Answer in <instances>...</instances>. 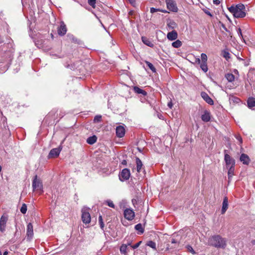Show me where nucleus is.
Listing matches in <instances>:
<instances>
[{"label": "nucleus", "instance_id": "1", "mask_svg": "<svg viewBox=\"0 0 255 255\" xmlns=\"http://www.w3.org/2000/svg\"><path fill=\"white\" fill-rule=\"evenodd\" d=\"M227 240L220 235H214L208 240V245L217 249H225L227 245Z\"/></svg>", "mask_w": 255, "mask_h": 255}, {"label": "nucleus", "instance_id": "2", "mask_svg": "<svg viewBox=\"0 0 255 255\" xmlns=\"http://www.w3.org/2000/svg\"><path fill=\"white\" fill-rule=\"evenodd\" d=\"M228 10L236 18H243L246 15V7L242 3L233 4L228 8Z\"/></svg>", "mask_w": 255, "mask_h": 255}, {"label": "nucleus", "instance_id": "3", "mask_svg": "<svg viewBox=\"0 0 255 255\" xmlns=\"http://www.w3.org/2000/svg\"><path fill=\"white\" fill-rule=\"evenodd\" d=\"M32 186L33 191H40L41 192H43V184L41 180L40 179L37 178V175L34 176L32 183Z\"/></svg>", "mask_w": 255, "mask_h": 255}, {"label": "nucleus", "instance_id": "4", "mask_svg": "<svg viewBox=\"0 0 255 255\" xmlns=\"http://www.w3.org/2000/svg\"><path fill=\"white\" fill-rule=\"evenodd\" d=\"M82 220L83 223L87 224L91 222V216L89 213V208H83L82 209Z\"/></svg>", "mask_w": 255, "mask_h": 255}, {"label": "nucleus", "instance_id": "5", "mask_svg": "<svg viewBox=\"0 0 255 255\" xmlns=\"http://www.w3.org/2000/svg\"><path fill=\"white\" fill-rule=\"evenodd\" d=\"M167 9L172 12H177L178 8L175 0H165Z\"/></svg>", "mask_w": 255, "mask_h": 255}, {"label": "nucleus", "instance_id": "6", "mask_svg": "<svg viewBox=\"0 0 255 255\" xmlns=\"http://www.w3.org/2000/svg\"><path fill=\"white\" fill-rule=\"evenodd\" d=\"M227 150H224L225 153V161L226 162L227 168H228L231 165H235V160L232 158L230 155L227 153Z\"/></svg>", "mask_w": 255, "mask_h": 255}, {"label": "nucleus", "instance_id": "7", "mask_svg": "<svg viewBox=\"0 0 255 255\" xmlns=\"http://www.w3.org/2000/svg\"><path fill=\"white\" fill-rule=\"evenodd\" d=\"M130 172L129 169L124 168L119 174V177L121 181L127 180L129 178Z\"/></svg>", "mask_w": 255, "mask_h": 255}, {"label": "nucleus", "instance_id": "8", "mask_svg": "<svg viewBox=\"0 0 255 255\" xmlns=\"http://www.w3.org/2000/svg\"><path fill=\"white\" fill-rule=\"evenodd\" d=\"M8 221V217L3 215L0 218V231L1 233L5 232L6 226V223Z\"/></svg>", "mask_w": 255, "mask_h": 255}, {"label": "nucleus", "instance_id": "9", "mask_svg": "<svg viewBox=\"0 0 255 255\" xmlns=\"http://www.w3.org/2000/svg\"><path fill=\"white\" fill-rule=\"evenodd\" d=\"M124 216L127 220L131 221L135 216L134 212L130 209H126L124 211Z\"/></svg>", "mask_w": 255, "mask_h": 255}, {"label": "nucleus", "instance_id": "10", "mask_svg": "<svg viewBox=\"0 0 255 255\" xmlns=\"http://www.w3.org/2000/svg\"><path fill=\"white\" fill-rule=\"evenodd\" d=\"M66 38L68 42L77 44H80L81 43V41L72 34L68 33L66 36Z\"/></svg>", "mask_w": 255, "mask_h": 255}, {"label": "nucleus", "instance_id": "11", "mask_svg": "<svg viewBox=\"0 0 255 255\" xmlns=\"http://www.w3.org/2000/svg\"><path fill=\"white\" fill-rule=\"evenodd\" d=\"M57 32L60 36H63L66 34L67 28L63 21L61 22L60 26L58 27Z\"/></svg>", "mask_w": 255, "mask_h": 255}, {"label": "nucleus", "instance_id": "12", "mask_svg": "<svg viewBox=\"0 0 255 255\" xmlns=\"http://www.w3.org/2000/svg\"><path fill=\"white\" fill-rule=\"evenodd\" d=\"M60 151L61 148L59 147L52 149L49 153L48 156V158H50L57 157L59 155Z\"/></svg>", "mask_w": 255, "mask_h": 255}, {"label": "nucleus", "instance_id": "13", "mask_svg": "<svg viewBox=\"0 0 255 255\" xmlns=\"http://www.w3.org/2000/svg\"><path fill=\"white\" fill-rule=\"evenodd\" d=\"M240 161L242 162L243 164L248 165L251 162V159L247 154L242 153L240 157Z\"/></svg>", "mask_w": 255, "mask_h": 255}, {"label": "nucleus", "instance_id": "14", "mask_svg": "<svg viewBox=\"0 0 255 255\" xmlns=\"http://www.w3.org/2000/svg\"><path fill=\"white\" fill-rule=\"evenodd\" d=\"M202 98L208 104L213 105L214 104L213 100L209 96L208 94L205 92L201 93Z\"/></svg>", "mask_w": 255, "mask_h": 255}, {"label": "nucleus", "instance_id": "15", "mask_svg": "<svg viewBox=\"0 0 255 255\" xmlns=\"http://www.w3.org/2000/svg\"><path fill=\"white\" fill-rule=\"evenodd\" d=\"M125 134V129L124 127L119 126L116 128V135L118 137H123Z\"/></svg>", "mask_w": 255, "mask_h": 255}, {"label": "nucleus", "instance_id": "16", "mask_svg": "<svg viewBox=\"0 0 255 255\" xmlns=\"http://www.w3.org/2000/svg\"><path fill=\"white\" fill-rule=\"evenodd\" d=\"M228 208V199L227 197H225L222 203L221 214H224Z\"/></svg>", "mask_w": 255, "mask_h": 255}, {"label": "nucleus", "instance_id": "17", "mask_svg": "<svg viewBox=\"0 0 255 255\" xmlns=\"http://www.w3.org/2000/svg\"><path fill=\"white\" fill-rule=\"evenodd\" d=\"M178 37V34L176 31L173 30L171 32H169L167 34V37L168 40L173 41L177 39Z\"/></svg>", "mask_w": 255, "mask_h": 255}, {"label": "nucleus", "instance_id": "18", "mask_svg": "<svg viewBox=\"0 0 255 255\" xmlns=\"http://www.w3.org/2000/svg\"><path fill=\"white\" fill-rule=\"evenodd\" d=\"M201 119L204 122H208L211 120L210 113L208 111L205 110L204 114L201 116Z\"/></svg>", "mask_w": 255, "mask_h": 255}, {"label": "nucleus", "instance_id": "19", "mask_svg": "<svg viewBox=\"0 0 255 255\" xmlns=\"http://www.w3.org/2000/svg\"><path fill=\"white\" fill-rule=\"evenodd\" d=\"M26 234L29 238H31L33 235V226L31 223H28L27 226Z\"/></svg>", "mask_w": 255, "mask_h": 255}, {"label": "nucleus", "instance_id": "20", "mask_svg": "<svg viewBox=\"0 0 255 255\" xmlns=\"http://www.w3.org/2000/svg\"><path fill=\"white\" fill-rule=\"evenodd\" d=\"M141 40L143 43L146 45L150 47H153L154 46V44L148 38L145 36H142L141 37Z\"/></svg>", "mask_w": 255, "mask_h": 255}, {"label": "nucleus", "instance_id": "21", "mask_svg": "<svg viewBox=\"0 0 255 255\" xmlns=\"http://www.w3.org/2000/svg\"><path fill=\"white\" fill-rule=\"evenodd\" d=\"M247 105L250 109L255 107V99L253 97H250L247 100Z\"/></svg>", "mask_w": 255, "mask_h": 255}, {"label": "nucleus", "instance_id": "22", "mask_svg": "<svg viewBox=\"0 0 255 255\" xmlns=\"http://www.w3.org/2000/svg\"><path fill=\"white\" fill-rule=\"evenodd\" d=\"M228 179L229 180H231L232 177L234 174V171H235V166L231 165L228 168Z\"/></svg>", "mask_w": 255, "mask_h": 255}, {"label": "nucleus", "instance_id": "23", "mask_svg": "<svg viewBox=\"0 0 255 255\" xmlns=\"http://www.w3.org/2000/svg\"><path fill=\"white\" fill-rule=\"evenodd\" d=\"M97 137L96 135H94L93 136L89 137L87 139L86 141L88 144L92 145L95 143L97 141Z\"/></svg>", "mask_w": 255, "mask_h": 255}, {"label": "nucleus", "instance_id": "24", "mask_svg": "<svg viewBox=\"0 0 255 255\" xmlns=\"http://www.w3.org/2000/svg\"><path fill=\"white\" fill-rule=\"evenodd\" d=\"M133 91L136 93L140 94L143 96L147 95V92L139 88V87H138L137 86H135L133 87Z\"/></svg>", "mask_w": 255, "mask_h": 255}, {"label": "nucleus", "instance_id": "25", "mask_svg": "<svg viewBox=\"0 0 255 255\" xmlns=\"http://www.w3.org/2000/svg\"><path fill=\"white\" fill-rule=\"evenodd\" d=\"M167 26L170 29H174L177 26L176 23L173 20L169 19L167 22Z\"/></svg>", "mask_w": 255, "mask_h": 255}, {"label": "nucleus", "instance_id": "26", "mask_svg": "<svg viewBox=\"0 0 255 255\" xmlns=\"http://www.w3.org/2000/svg\"><path fill=\"white\" fill-rule=\"evenodd\" d=\"M136 164L137 171L139 172L141 169L143 164L141 160L137 157H136Z\"/></svg>", "mask_w": 255, "mask_h": 255}, {"label": "nucleus", "instance_id": "27", "mask_svg": "<svg viewBox=\"0 0 255 255\" xmlns=\"http://www.w3.org/2000/svg\"><path fill=\"white\" fill-rule=\"evenodd\" d=\"M156 11H160V12L165 13H169V11H168L167 10H166L165 9H160V8H155L154 7H151L150 9V12L151 13H153Z\"/></svg>", "mask_w": 255, "mask_h": 255}, {"label": "nucleus", "instance_id": "28", "mask_svg": "<svg viewBox=\"0 0 255 255\" xmlns=\"http://www.w3.org/2000/svg\"><path fill=\"white\" fill-rule=\"evenodd\" d=\"M225 77L227 79V80L230 82H232L235 80V76L232 73H228L226 74Z\"/></svg>", "mask_w": 255, "mask_h": 255}, {"label": "nucleus", "instance_id": "29", "mask_svg": "<svg viewBox=\"0 0 255 255\" xmlns=\"http://www.w3.org/2000/svg\"><path fill=\"white\" fill-rule=\"evenodd\" d=\"M200 68L204 72H207L208 70L207 62H201L200 63Z\"/></svg>", "mask_w": 255, "mask_h": 255}, {"label": "nucleus", "instance_id": "30", "mask_svg": "<svg viewBox=\"0 0 255 255\" xmlns=\"http://www.w3.org/2000/svg\"><path fill=\"white\" fill-rule=\"evenodd\" d=\"M134 229L139 232L141 234H142L144 232V229L142 227V226L141 224H138L136 225L134 227Z\"/></svg>", "mask_w": 255, "mask_h": 255}, {"label": "nucleus", "instance_id": "31", "mask_svg": "<svg viewBox=\"0 0 255 255\" xmlns=\"http://www.w3.org/2000/svg\"><path fill=\"white\" fill-rule=\"evenodd\" d=\"M172 45L174 48H179L182 45V42L179 40H177L175 41L172 42Z\"/></svg>", "mask_w": 255, "mask_h": 255}, {"label": "nucleus", "instance_id": "32", "mask_svg": "<svg viewBox=\"0 0 255 255\" xmlns=\"http://www.w3.org/2000/svg\"><path fill=\"white\" fill-rule=\"evenodd\" d=\"M145 63L147 65V66L153 72H156V69L154 67V66L153 65V64L152 63H151L150 62H148V61H145Z\"/></svg>", "mask_w": 255, "mask_h": 255}, {"label": "nucleus", "instance_id": "33", "mask_svg": "<svg viewBox=\"0 0 255 255\" xmlns=\"http://www.w3.org/2000/svg\"><path fill=\"white\" fill-rule=\"evenodd\" d=\"M146 245L151 247V248L156 250V244L152 241H149L147 242Z\"/></svg>", "mask_w": 255, "mask_h": 255}, {"label": "nucleus", "instance_id": "34", "mask_svg": "<svg viewBox=\"0 0 255 255\" xmlns=\"http://www.w3.org/2000/svg\"><path fill=\"white\" fill-rule=\"evenodd\" d=\"M20 212L25 214L27 211V206L25 203L22 204V206L20 209Z\"/></svg>", "mask_w": 255, "mask_h": 255}, {"label": "nucleus", "instance_id": "35", "mask_svg": "<svg viewBox=\"0 0 255 255\" xmlns=\"http://www.w3.org/2000/svg\"><path fill=\"white\" fill-rule=\"evenodd\" d=\"M127 249V245L123 244L120 247V252L122 254H126Z\"/></svg>", "mask_w": 255, "mask_h": 255}, {"label": "nucleus", "instance_id": "36", "mask_svg": "<svg viewBox=\"0 0 255 255\" xmlns=\"http://www.w3.org/2000/svg\"><path fill=\"white\" fill-rule=\"evenodd\" d=\"M99 222L100 228H101V229L104 230V223L103 221L102 217L101 215L99 216Z\"/></svg>", "mask_w": 255, "mask_h": 255}, {"label": "nucleus", "instance_id": "37", "mask_svg": "<svg viewBox=\"0 0 255 255\" xmlns=\"http://www.w3.org/2000/svg\"><path fill=\"white\" fill-rule=\"evenodd\" d=\"M102 120V116L101 115H97L94 118V122L95 123H99L101 122Z\"/></svg>", "mask_w": 255, "mask_h": 255}, {"label": "nucleus", "instance_id": "38", "mask_svg": "<svg viewBox=\"0 0 255 255\" xmlns=\"http://www.w3.org/2000/svg\"><path fill=\"white\" fill-rule=\"evenodd\" d=\"M223 56L227 60L229 59L230 58V54L229 53V52L226 51V50H224L223 51Z\"/></svg>", "mask_w": 255, "mask_h": 255}, {"label": "nucleus", "instance_id": "39", "mask_svg": "<svg viewBox=\"0 0 255 255\" xmlns=\"http://www.w3.org/2000/svg\"><path fill=\"white\" fill-rule=\"evenodd\" d=\"M96 2V0H88V4L90 6H91L93 8H95Z\"/></svg>", "mask_w": 255, "mask_h": 255}, {"label": "nucleus", "instance_id": "40", "mask_svg": "<svg viewBox=\"0 0 255 255\" xmlns=\"http://www.w3.org/2000/svg\"><path fill=\"white\" fill-rule=\"evenodd\" d=\"M201 62H207V56L205 53H202L201 54Z\"/></svg>", "mask_w": 255, "mask_h": 255}, {"label": "nucleus", "instance_id": "41", "mask_svg": "<svg viewBox=\"0 0 255 255\" xmlns=\"http://www.w3.org/2000/svg\"><path fill=\"white\" fill-rule=\"evenodd\" d=\"M186 249H187V250L190 252L191 253H192L193 255H194L196 254V252H195V251L193 250V249L192 248V247L190 246V245H187L186 246Z\"/></svg>", "mask_w": 255, "mask_h": 255}, {"label": "nucleus", "instance_id": "42", "mask_svg": "<svg viewBox=\"0 0 255 255\" xmlns=\"http://www.w3.org/2000/svg\"><path fill=\"white\" fill-rule=\"evenodd\" d=\"M106 203H107V205H108L109 207H111V208H115V205H114V204L113 203V201H112L111 200H107V201H106Z\"/></svg>", "mask_w": 255, "mask_h": 255}, {"label": "nucleus", "instance_id": "43", "mask_svg": "<svg viewBox=\"0 0 255 255\" xmlns=\"http://www.w3.org/2000/svg\"><path fill=\"white\" fill-rule=\"evenodd\" d=\"M141 242H142L141 241H140V242L137 243L136 244H135V245H134L133 246H131V247L133 249H135L137 248L140 246Z\"/></svg>", "mask_w": 255, "mask_h": 255}, {"label": "nucleus", "instance_id": "44", "mask_svg": "<svg viewBox=\"0 0 255 255\" xmlns=\"http://www.w3.org/2000/svg\"><path fill=\"white\" fill-rule=\"evenodd\" d=\"M57 112V110L56 109H53L49 113V116H54L55 114Z\"/></svg>", "mask_w": 255, "mask_h": 255}, {"label": "nucleus", "instance_id": "45", "mask_svg": "<svg viewBox=\"0 0 255 255\" xmlns=\"http://www.w3.org/2000/svg\"><path fill=\"white\" fill-rule=\"evenodd\" d=\"M236 139L240 142V144L242 143L243 140L240 135L236 136Z\"/></svg>", "mask_w": 255, "mask_h": 255}, {"label": "nucleus", "instance_id": "46", "mask_svg": "<svg viewBox=\"0 0 255 255\" xmlns=\"http://www.w3.org/2000/svg\"><path fill=\"white\" fill-rule=\"evenodd\" d=\"M171 243L175 244V246L174 247H173V248H176V245L178 243V242H177V241L175 239H172V240H171Z\"/></svg>", "mask_w": 255, "mask_h": 255}, {"label": "nucleus", "instance_id": "47", "mask_svg": "<svg viewBox=\"0 0 255 255\" xmlns=\"http://www.w3.org/2000/svg\"><path fill=\"white\" fill-rule=\"evenodd\" d=\"M238 33L240 37H243V35H242V30H241V29L240 28H238Z\"/></svg>", "mask_w": 255, "mask_h": 255}, {"label": "nucleus", "instance_id": "48", "mask_svg": "<svg viewBox=\"0 0 255 255\" xmlns=\"http://www.w3.org/2000/svg\"><path fill=\"white\" fill-rule=\"evenodd\" d=\"M233 100L236 103H238L240 101V99L237 97H234L233 98Z\"/></svg>", "mask_w": 255, "mask_h": 255}, {"label": "nucleus", "instance_id": "49", "mask_svg": "<svg viewBox=\"0 0 255 255\" xmlns=\"http://www.w3.org/2000/svg\"><path fill=\"white\" fill-rule=\"evenodd\" d=\"M213 2H214V4H215L216 5H218L220 3V0H214Z\"/></svg>", "mask_w": 255, "mask_h": 255}, {"label": "nucleus", "instance_id": "50", "mask_svg": "<svg viewBox=\"0 0 255 255\" xmlns=\"http://www.w3.org/2000/svg\"><path fill=\"white\" fill-rule=\"evenodd\" d=\"M167 105L170 109H171L173 107V104L171 102L168 103Z\"/></svg>", "mask_w": 255, "mask_h": 255}, {"label": "nucleus", "instance_id": "51", "mask_svg": "<svg viewBox=\"0 0 255 255\" xmlns=\"http://www.w3.org/2000/svg\"><path fill=\"white\" fill-rule=\"evenodd\" d=\"M196 62L200 64L201 63V60H200V58H197L196 59Z\"/></svg>", "mask_w": 255, "mask_h": 255}, {"label": "nucleus", "instance_id": "52", "mask_svg": "<svg viewBox=\"0 0 255 255\" xmlns=\"http://www.w3.org/2000/svg\"><path fill=\"white\" fill-rule=\"evenodd\" d=\"M122 164L126 165L127 164V162L126 160H123L122 162Z\"/></svg>", "mask_w": 255, "mask_h": 255}, {"label": "nucleus", "instance_id": "53", "mask_svg": "<svg viewBox=\"0 0 255 255\" xmlns=\"http://www.w3.org/2000/svg\"><path fill=\"white\" fill-rule=\"evenodd\" d=\"M251 243L253 245H255V240H253L252 241H251Z\"/></svg>", "mask_w": 255, "mask_h": 255}, {"label": "nucleus", "instance_id": "54", "mask_svg": "<svg viewBox=\"0 0 255 255\" xmlns=\"http://www.w3.org/2000/svg\"><path fill=\"white\" fill-rule=\"evenodd\" d=\"M205 13L206 14H207L208 15H210V16H212L211 14L210 13V12L208 11H205Z\"/></svg>", "mask_w": 255, "mask_h": 255}, {"label": "nucleus", "instance_id": "55", "mask_svg": "<svg viewBox=\"0 0 255 255\" xmlns=\"http://www.w3.org/2000/svg\"><path fill=\"white\" fill-rule=\"evenodd\" d=\"M8 255V252L7 251H5L3 254V255Z\"/></svg>", "mask_w": 255, "mask_h": 255}, {"label": "nucleus", "instance_id": "56", "mask_svg": "<svg viewBox=\"0 0 255 255\" xmlns=\"http://www.w3.org/2000/svg\"><path fill=\"white\" fill-rule=\"evenodd\" d=\"M130 3H133L134 2V0H128Z\"/></svg>", "mask_w": 255, "mask_h": 255}, {"label": "nucleus", "instance_id": "57", "mask_svg": "<svg viewBox=\"0 0 255 255\" xmlns=\"http://www.w3.org/2000/svg\"><path fill=\"white\" fill-rule=\"evenodd\" d=\"M224 28L226 31H228L227 28L225 26H224Z\"/></svg>", "mask_w": 255, "mask_h": 255}, {"label": "nucleus", "instance_id": "58", "mask_svg": "<svg viewBox=\"0 0 255 255\" xmlns=\"http://www.w3.org/2000/svg\"><path fill=\"white\" fill-rule=\"evenodd\" d=\"M131 246V244H130V243H128V245H127V246Z\"/></svg>", "mask_w": 255, "mask_h": 255}, {"label": "nucleus", "instance_id": "59", "mask_svg": "<svg viewBox=\"0 0 255 255\" xmlns=\"http://www.w3.org/2000/svg\"><path fill=\"white\" fill-rule=\"evenodd\" d=\"M51 37L53 38V34H51Z\"/></svg>", "mask_w": 255, "mask_h": 255}, {"label": "nucleus", "instance_id": "60", "mask_svg": "<svg viewBox=\"0 0 255 255\" xmlns=\"http://www.w3.org/2000/svg\"><path fill=\"white\" fill-rule=\"evenodd\" d=\"M0 255H1V252L0 251Z\"/></svg>", "mask_w": 255, "mask_h": 255}]
</instances>
